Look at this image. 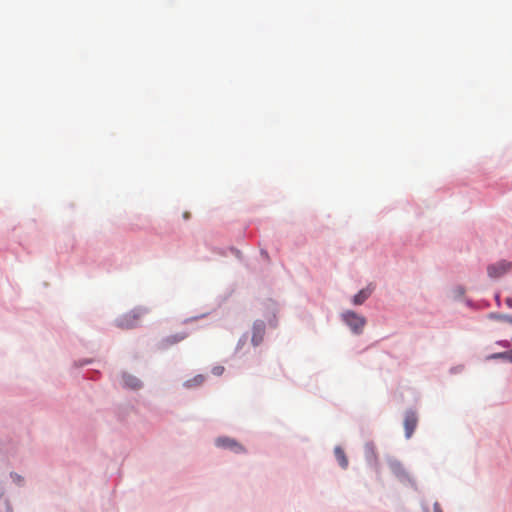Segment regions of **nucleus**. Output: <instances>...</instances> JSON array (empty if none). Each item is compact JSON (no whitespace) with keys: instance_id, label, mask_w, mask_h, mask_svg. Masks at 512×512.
<instances>
[{"instance_id":"0eeeda50","label":"nucleus","mask_w":512,"mask_h":512,"mask_svg":"<svg viewBox=\"0 0 512 512\" xmlns=\"http://www.w3.org/2000/svg\"><path fill=\"white\" fill-rule=\"evenodd\" d=\"M265 329L264 325L261 324H255L253 327V335H252V344L254 346H258L262 341L264 337Z\"/></svg>"},{"instance_id":"dca6fc26","label":"nucleus","mask_w":512,"mask_h":512,"mask_svg":"<svg viewBox=\"0 0 512 512\" xmlns=\"http://www.w3.org/2000/svg\"><path fill=\"white\" fill-rule=\"evenodd\" d=\"M507 306L509 308H512V297H508L506 300H505Z\"/></svg>"},{"instance_id":"f3484780","label":"nucleus","mask_w":512,"mask_h":512,"mask_svg":"<svg viewBox=\"0 0 512 512\" xmlns=\"http://www.w3.org/2000/svg\"><path fill=\"white\" fill-rule=\"evenodd\" d=\"M183 217H184V219H189V217H190V213H189V212H185V213L183 214Z\"/></svg>"},{"instance_id":"39448f33","label":"nucleus","mask_w":512,"mask_h":512,"mask_svg":"<svg viewBox=\"0 0 512 512\" xmlns=\"http://www.w3.org/2000/svg\"><path fill=\"white\" fill-rule=\"evenodd\" d=\"M418 418L415 412L408 411L404 418V429L406 438H410L416 429Z\"/></svg>"},{"instance_id":"2eb2a0df","label":"nucleus","mask_w":512,"mask_h":512,"mask_svg":"<svg viewBox=\"0 0 512 512\" xmlns=\"http://www.w3.org/2000/svg\"><path fill=\"white\" fill-rule=\"evenodd\" d=\"M12 477H13L14 481L17 483H20L22 481V478L17 474L12 475Z\"/></svg>"},{"instance_id":"ddd939ff","label":"nucleus","mask_w":512,"mask_h":512,"mask_svg":"<svg viewBox=\"0 0 512 512\" xmlns=\"http://www.w3.org/2000/svg\"><path fill=\"white\" fill-rule=\"evenodd\" d=\"M223 371H224V368L221 366H217V367L213 368V374L218 375V376L221 375L223 373Z\"/></svg>"},{"instance_id":"f03ea898","label":"nucleus","mask_w":512,"mask_h":512,"mask_svg":"<svg viewBox=\"0 0 512 512\" xmlns=\"http://www.w3.org/2000/svg\"><path fill=\"white\" fill-rule=\"evenodd\" d=\"M143 315V311L140 309L132 310L124 315H122L117 320V326L122 329H132L135 328L140 321V318Z\"/></svg>"},{"instance_id":"f257e3e1","label":"nucleus","mask_w":512,"mask_h":512,"mask_svg":"<svg viewBox=\"0 0 512 512\" xmlns=\"http://www.w3.org/2000/svg\"><path fill=\"white\" fill-rule=\"evenodd\" d=\"M342 318L355 334L362 333L366 324V319L363 316H360L353 311H346L342 314Z\"/></svg>"},{"instance_id":"f8f14e48","label":"nucleus","mask_w":512,"mask_h":512,"mask_svg":"<svg viewBox=\"0 0 512 512\" xmlns=\"http://www.w3.org/2000/svg\"><path fill=\"white\" fill-rule=\"evenodd\" d=\"M491 358H505L512 362V350L508 352L494 354L491 356Z\"/></svg>"},{"instance_id":"423d86ee","label":"nucleus","mask_w":512,"mask_h":512,"mask_svg":"<svg viewBox=\"0 0 512 512\" xmlns=\"http://www.w3.org/2000/svg\"><path fill=\"white\" fill-rule=\"evenodd\" d=\"M187 336H188V333H186V332L176 333L174 335H170V336H167L164 339H162L160 345L162 348H168L169 346H172L178 342L183 341L184 339L187 338Z\"/></svg>"},{"instance_id":"20e7f679","label":"nucleus","mask_w":512,"mask_h":512,"mask_svg":"<svg viewBox=\"0 0 512 512\" xmlns=\"http://www.w3.org/2000/svg\"><path fill=\"white\" fill-rule=\"evenodd\" d=\"M512 264L505 260L489 265L487 268L488 275L491 278H499L511 270Z\"/></svg>"},{"instance_id":"4468645a","label":"nucleus","mask_w":512,"mask_h":512,"mask_svg":"<svg viewBox=\"0 0 512 512\" xmlns=\"http://www.w3.org/2000/svg\"><path fill=\"white\" fill-rule=\"evenodd\" d=\"M434 512H443L439 503L435 502L433 505Z\"/></svg>"},{"instance_id":"6e6552de","label":"nucleus","mask_w":512,"mask_h":512,"mask_svg":"<svg viewBox=\"0 0 512 512\" xmlns=\"http://www.w3.org/2000/svg\"><path fill=\"white\" fill-rule=\"evenodd\" d=\"M372 289L370 287L364 288L360 290L354 297H353V304L355 305H361L365 302L366 299L371 295Z\"/></svg>"},{"instance_id":"9d476101","label":"nucleus","mask_w":512,"mask_h":512,"mask_svg":"<svg viewBox=\"0 0 512 512\" xmlns=\"http://www.w3.org/2000/svg\"><path fill=\"white\" fill-rule=\"evenodd\" d=\"M124 385L131 389H138L141 386V383L138 378L132 375H124L123 376Z\"/></svg>"},{"instance_id":"1a4fd4ad","label":"nucleus","mask_w":512,"mask_h":512,"mask_svg":"<svg viewBox=\"0 0 512 512\" xmlns=\"http://www.w3.org/2000/svg\"><path fill=\"white\" fill-rule=\"evenodd\" d=\"M334 454H335V457H336L339 465L343 469H346L348 467V459H347V457L345 455L344 450L341 447L337 446L334 449Z\"/></svg>"},{"instance_id":"9b49d317","label":"nucleus","mask_w":512,"mask_h":512,"mask_svg":"<svg viewBox=\"0 0 512 512\" xmlns=\"http://www.w3.org/2000/svg\"><path fill=\"white\" fill-rule=\"evenodd\" d=\"M204 380H205V377L203 375L199 374V375H196L194 378L187 380L184 383V386L187 388L197 387V386H200L204 382Z\"/></svg>"},{"instance_id":"7ed1b4c3","label":"nucleus","mask_w":512,"mask_h":512,"mask_svg":"<svg viewBox=\"0 0 512 512\" xmlns=\"http://www.w3.org/2000/svg\"><path fill=\"white\" fill-rule=\"evenodd\" d=\"M216 445L220 448L229 449L234 453H245L246 449L235 439L229 437H219L216 439Z\"/></svg>"}]
</instances>
